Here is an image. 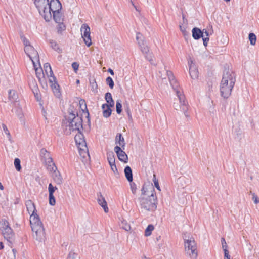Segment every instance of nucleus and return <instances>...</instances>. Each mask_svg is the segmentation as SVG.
I'll use <instances>...</instances> for the list:
<instances>
[{
	"mask_svg": "<svg viewBox=\"0 0 259 259\" xmlns=\"http://www.w3.org/2000/svg\"><path fill=\"white\" fill-rule=\"evenodd\" d=\"M27 210L30 214V223L33 232V238L38 242H42L45 239V229L39 216L36 213L35 204L31 200L26 202Z\"/></svg>",
	"mask_w": 259,
	"mask_h": 259,
	"instance_id": "f257e3e1",
	"label": "nucleus"
},
{
	"mask_svg": "<svg viewBox=\"0 0 259 259\" xmlns=\"http://www.w3.org/2000/svg\"><path fill=\"white\" fill-rule=\"evenodd\" d=\"M141 191L142 194L147 197L139 198L141 208L148 211H154L157 208V199L153 185H143Z\"/></svg>",
	"mask_w": 259,
	"mask_h": 259,
	"instance_id": "f03ea898",
	"label": "nucleus"
},
{
	"mask_svg": "<svg viewBox=\"0 0 259 259\" xmlns=\"http://www.w3.org/2000/svg\"><path fill=\"white\" fill-rule=\"evenodd\" d=\"M68 112L69 115L68 118H65L67 121L65 122V120H63L62 127L64 128L65 124L68 123V125L66 126L65 131L67 134H70L71 131H78L79 133H81V130H83L82 117L78 116L77 111L74 109L73 106H70L69 108Z\"/></svg>",
	"mask_w": 259,
	"mask_h": 259,
	"instance_id": "7ed1b4c3",
	"label": "nucleus"
},
{
	"mask_svg": "<svg viewBox=\"0 0 259 259\" xmlns=\"http://www.w3.org/2000/svg\"><path fill=\"white\" fill-rule=\"evenodd\" d=\"M235 81L234 73L229 69H225L220 85L221 94L224 98L227 99L230 96Z\"/></svg>",
	"mask_w": 259,
	"mask_h": 259,
	"instance_id": "20e7f679",
	"label": "nucleus"
},
{
	"mask_svg": "<svg viewBox=\"0 0 259 259\" xmlns=\"http://www.w3.org/2000/svg\"><path fill=\"white\" fill-rule=\"evenodd\" d=\"M167 75L171 86L175 91L176 95L179 99L181 109L184 112L185 116L188 117L189 115L187 114V111L188 110V103L187 102L185 101L184 95L181 91L179 82L175 79L173 73L171 71H167Z\"/></svg>",
	"mask_w": 259,
	"mask_h": 259,
	"instance_id": "39448f33",
	"label": "nucleus"
},
{
	"mask_svg": "<svg viewBox=\"0 0 259 259\" xmlns=\"http://www.w3.org/2000/svg\"><path fill=\"white\" fill-rule=\"evenodd\" d=\"M186 253L192 259H196L198 256L197 244L193 237L183 236Z\"/></svg>",
	"mask_w": 259,
	"mask_h": 259,
	"instance_id": "423d86ee",
	"label": "nucleus"
},
{
	"mask_svg": "<svg viewBox=\"0 0 259 259\" xmlns=\"http://www.w3.org/2000/svg\"><path fill=\"white\" fill-rule=\"evenodd\" d=\"M142 34L140 32L136 34V39L140 48L141 52L145 55V58L150 62L151 64L155 65L154 62L152 59V54L149 53V48L146 45L144 40L142 39Z\"/></svg>",
	"mask_w": 259,
	"mask_h": 259,
	"instance_id": "0eeeda50",
	"label": "nucleus"
},
{
	"mask_svg": "<svg viewBox=\"0 0 259 259\" xmlns=\"http://www.w3.org/2000/svg\"><path fill=\"white\" fill-rule=\"evenodd\" d=\"M0 230L5 239L9 242L12 243V240L14 237V233L12 229L9 226V223L6 220H2L0 224Z\"/></svg>",
	"mask_w": 259,
	"mask_h": 259,
	"instance_id": "6e6552de",
	"label": "nucleus"
},
{
	"mask_svg": "<svg viewBox=\"0 0 259 259\" xmlns=\"http://www.w3.org/2000/svg\"><path fill=\"white\" fill-rule=\"evenodd\" d=\"M24 51L32 61L34 67H35V61L38 62L40 66L38 53L32 46L25 47Z\"/></svg>",
	"mask_w": 259,
	"mask_h": 259,
	"instance_id": "1a4fd4ad",
	"label": "nucleus"
},
{
	"mask_svg": "<svg viewBox=\"0 0 259 259\" xmlns=\"http://www.w3.org/2000/svg\"><path fill=\"white\" fill-rule=\"evenodd\" d=\"M81 32L82 37L85 44L90 47L92 45V40L91 37L90 28L87 24H83L81 27Z\"/></svg>",
	"mask_w": 259,
	"mask_h": 259,
	"instance_id": "9d476101",
	"label": "nucleus"
},
{
	"mask_svg": "<svg viewBox=\"0 0 259 259\" xmlns=\"http://www.w3.org/2000/svg\"><path fill=\"white\" fill-rule=\"evenodd\" d=\"M79 139V141H78L77 140V136L76 135L75 136V140L76 144L78 145L80 155L83 158H85L86 155L89 156L88 148L85 140L81 138Z\"/></svg>",
	"mask_w": 259,
	"mask_h": 259,
	"instance_id": "9b49d317",
	"label": "nucleus"
},
{
	"mask_svg": "<svg viewBox=\"0 0 259 259\" xmlns=\"http://www.w3.org/2000/svg\"><path fill=\"white\" fill-rule=\"evenodd\" d=\"M49 82L51 84L50 86L55 96L57 97H59L61 94L60 92V85L57 82L56 77L54 75L52 76V77L49 78Z\"/></svg>",
	"mask_w": 259,
	"mask_h": 259,
	"instance_id": "f8f14e48",
	"label": "nucleus"
},
{
	"mask_svg": "<svg viewBox=\"0 0 259 259\" xmlns=\"http://www.w3.org/2000/svg\"><path fill=\"white\" fill-rule=\"evenodd\" d=\"M114 150L120 161L124 163L127 162V155L119 146H116L114 148Z\"/></svg>",
	"mask_w": 259,
	"mask_h": 259,
	"instance_id": "ddd939ff",
	"label": "nucleus"
},
{
	"mask_svg": "<svg viewBox=\"0 0 259 259\" xmlns=\"http://www.w3.org/2000/svg\"><path fill=\"white\" fill-rule=\"evenodd\" d=\"M34 69L35 70L36 76L37 77L40 83H41L43 88H45V86L47 87V82L45 78V75L42 69L41 68H37L36 65Z\"/></svg>",
	"mask_w": 259,
	"mask_h": 259,
	"instance_id": "4468645a",
	"label": "nucleus"
},
{
	"mask_svg": "<svg viewBox=\"0 0 259 259\" xmlns=\"http://www.w3.org/2000/svg\"><path fill=\"white\" fill-rule=\"evenodd\" d=\"M39 14L44 17L46 21H50L52 18V10L50 9V6L45 7L44 9L38 10Z\"/></svg>",
	"mask_w": 259,
	"mask_h": 259,
	"instance_id": "2eb2a0df",
	"label": "nucleus"
},
{
	"mask_svg": "<svg viewBox=\"0 0 259 259\" xmlns=\"http://www.w3.org/2000/svg\"><path fill=\"white\" fill-rule=\"evenodd\" d=\"M97 201L98 204L103 208L104 211L107 213L108 212L109 209L107 206V203L105 200V198L102 195L101 192L97 194Z\"/></svg>",
	"mask_w": 259,
	"mask_h": 259,
	"instance_id": "dca6fc26",
	"label": "nucleus"
},
{
	"mask_svg": "<svg viewBox=\"0 0 259 259\" xmlns=\"http://www.w3.org/2000/svg\"><path fill=\"white\" fill-rule=\"evenodd\" d=\"M48 6L52 12L61 11L62 9L61 3L59 0H51L50 2H49Z\"/></svg>",
	"mask_w": 259,
	"mask_h": 259,
	"instance_id": "f3484780",
	"label": "nucleus"
},
{
	"mask_svg": "<svg viewBox=\"0 0 259 259\" xmlns=\"http://www.w3.org/2000/svg\"><path fill=\"white\" fill-rule=\"evenodd\" d=\"M189 74L193 79H195L198 77V71L196 67V65L193 63L192 61H191V63L189 64Z\"/></svg>",
	"mask_w": 259,
	"mask_h": 259,
	"instance_id": "a211bd4d",
	"label": "nucleus"
},
{
	"mask_svg": "<svg viewBox=\"0 0 259 259\" xmlns=\"http://www.w3.org/2000/svg\"><path fill=\"white\" fill-rule=\"evenodd\" d=\"M44 162H45L46 165L47 166V169L50 172H53V171H55L57 169L55 164L53 161L52 157L50 158L48 157V159L44 160Z\"/></svg>",
	"mask_w": 259,
	"mask_h": 259,
	"instance_id": "6ab92c4d",
	"label": "nucleus"
},
{
	"mask_svg": "<svg viewBox=\"0 0 259 259\" xmlns=\"http://www.w3.org/2000/svg\"><path fill=\"white\" fill-rule=\"evenodd\" d=\"M192 37L195 40H198L203 37V31L197 27H194L192 30Z\"/></svg>",
	"mask_w": 259,
	"mask_h": 259,
	"instance_id": "aec40b11",
	"label": "nucleus"
},
{
	"mask_svg": "<svg viewBox=\"0 0 259 259\" xmlns=\"http://www.w3.org/2000/svg\"><path fill=\"white\" fill-rule=\"evenodd\" d=\"M49 2V0H34V4L38 10H41L45 7L48 6Z\"/></svg>",
	"mask_w": 259,
	"mask_h": 259,
	"instance_id": "412c9836",
	"label": "nucleus"
},
{
	"mask_svg": "<svg viewBox=\"0 0 259 259\" xmlns=\"http://www.w3.org/2000/svg\"><path fill=\"white\" fill-rule=\"evenodd\" d=\"M115 141L116 144H119V146L124 149L126 143L124 141V139L121 133L117 134L115 137Z\"/></svg>",
	"mask_w": 259,
	"mask_h": 259,
	"instance_id": "4be33fe9",
	"label": "nucleus"
},
{
	"mask_svg": "<svg viewBox=\"0 0 259 259\" xmlns=\"http://www.w3.org/2000/svg\"><path fill=\"white\" fill-rule=\"evenodd\" d=\"M52 172H53L52 177L55 182L58 185L62 184V178L59 171L56 170L55 171H53Z\"/></svg>",
	"mask_w": 259,
	"mask_h": 259,
	"instance_id": "5701e85b",
	"label": "nucleus"
},
{
	"mask_svg": "<svg viewBox=\"0 0 259 259\" xmlns=\"http://www.w3.org/2000/svg\"><path fill=\"white\" fill-rule=\"evenodd\" d=\"M124 174L127 180L131 183L133 180L132 170L130 166H126L124 168Z\"/></svg>",
	"mask_w": 259,
	"mask_h": 259,
	"instance_id": "b1692460",
	"label": "nucleus"
},
{
	"mask_svg": "<svg viewBox=\"0 0 259 259\" xmlns=\"http://www.w3.org/2000/svg\"><path fill=\"white\" fill-rule=\"evenodd\" d=\"M79 104L81 110L82 111V112H86L87 113V116L86 117L88 118V122H90V118H89L90 114H89V112L88 110V108H87V106L85 100L83 99H81L79 101Z\"/></svg>",
	"mask_w": 259,
	"mask_h": 259,
	"instance_id": "393cba45",
	"label": "nucleus"
},
{
	"mask_svg": "<svg viewBox=\"0 0 259 259\" xmlns=\"http://www.w3.org/2000/svg\"><path fill=\"white\" fill-rule=\"evenodd\" d=\"M53 19L56 23L61 22L62 21V14L61 11H53Z\"/></svg>",
	"mask_w": 259,
	"mask_h": 259,
	"instance_id": "a878e982",
	"label": "nucleus"
},
{
	"mask_svg": "<svg viewBox=\"0 0 259 259\" xmlns=\"http://www.w3.org/2000/svg\"><path fill=\"white\" fill-rule=\"evenodd\" d=\"M44 71L48 77H52V76L54 75L52 70L50 64L48 63H45L44 65Z\"/></svg>",
	"mask_w": 259,
	"mask_h": 259,
	"instance_id": "bb28decb",
	"label": "nucleus"
},
{
	"mask_svg": "<svg viewBox=\"0 0 259 259\" xmlns=\"http://www.w3.org/2000/svg\"><path fill=\"white\" fill-rule=\"evenodd\" d=\"M18 95L16 92L13 90L9 91V99L12 102H13L17 99Z\"/></svg>",
	"mask_w": 259,
	"mask_h": 259,
	"instance_id": "cd10ccee",
	"label": "nucleus"
},
{
	"mask_svg": "<svg viewBox=\"0 0 259 259\" xmlns=\"http://www.w3.org/2000/svg\"><path fill=\"white\" fill-rule=\"evenodd\" d=\"M105 99L108 104L110 106L113 107L114 106V101L110 93L107 92L105 94Z\"/></svg>",
	"mask_w": 259,
	"mask_h": 259,
	"instance_id": "c85d7f7f",
	"label": "nucleus"
},
{
	"mask_svg": "<svg viewBox=\"0 0 259 259\" xmlns=\"http://www.w3.org/2000/svg\"><path fill=\"white\" fill-rule=\"evenodd\" d=\"M40 156L43 161L47 159L48 157H51L50 153L45 148H42L40 150Z\"/></svg>",
	"mask_w": 259,
	"mask_h": 259,
	"instance_id": "c756f323",
	"label": "nucleus"
},
{
	"mask_svg": "<svg viewBox=\"0 0 259 259\" xmlns=\"http://www.w3.org/2000/svg\"><path fill=\"white\" fill-rule=\"evenodd\" d=\"M29 85L32 89L34 94H38V88L36 81L34 79H32L29 83Z\"/></svg>",
	"mask_w": 259,
	"mask_h": 259,
	"instance_id": "7c9ffc66",
	"label": "nucleus"
},
{
	"mask_svg": "<svg viewBox=\"0 0 259 259\" xmlns=\"http://www.w3.org/2000/svg\"><path fill=\"white\" fill-rule=\"evenodd\" d=\"M90 86L91 88L92 91L96 94L98 92V84L95 80V79L90 80Z\"/></svg>",
	"mask_w": 259,
	"mask_h": 259,
	"instance_id": "2f4dec72",
	"label": "nucleus"
},
{
	"mask_svg": "<svg viewBox=\"0 0 259 259\" xmlns=\"http://www.w3.org/2000/svg\"><path fill=\"white\" fill-rule=\"evenodd\" d=\"M107 158L109 163L115 162V155L113 151H109L107 153Z\"/></svg>",
	"mask_w": 259,
	"mask_h": 259,
	"instance_id": "473e14b6",
	"label": "nucleus"
},
{
	"mask_svg": "<svg viewBox=\"0 0 259 259\" xmlns=\"http://www.w3.org/2000/svg\"><path fill=\"white\" fill-rule=\"evenodd\" d=\"M50 43L51 44V47L55 51L58 53H61L62 52V49L59 48L58 44L55 41L51 40H50Z\"/></svg>",
	"mask_w": 259,
	"mask_h": 259,
	"instance_id": "72a5a7b5",
	"label": "nucleus"
},
{
	"mask_svg": "<svg viewBox=\"0 0 259 259\" xmlns=\"http://www.w3.org/2000/svg\"><path fill=\"white\" fill-rule=\"evenodd\" d=\"M124 109L126 112L128 116V118L130 120H132V116L130 110V105L127 103H125L123 105Z\"/></svg>",
	"mask_w": 259,
	"mask_h": 259,
	"instance_id": "f704fd0d",
	"label": "nucleus"
},
{
	"mask_svg": "<svg viewBox=\"0 0 259 259\" xmlns=\"http://www.w3.org/2000/svg\"><path fill=\"white\" fill-rule=\"evenodd\" d=\"M111 107H112L109 105L106 108V109L103 111V115L104 117L108 118L110 116L112 112Z\"/></svg>",
	"mask_w": 259,
	"mask_h": 259,
	"instance_id": "c9c22d12",
	"label": "nucleus"
},
{
	"mask_svg": "<svg viewBox=\"0 0 259 259\" xmlns=\"http://www.w3.org/2000/svg\"><path fill=\"white\" fill-rule=\"evenodd\" d=\"M154 227L152 224L149 225L145 231V235L146 236H150L151 234L152 231L153 230Z\"/></svg>",
	"mask_w": 259,
	"mask_h": 259,
	"instance_id": "e433bc0d",
	"label": "nucleus"
},
{
	"mask_svg": "<svg viewBox=\"0 0 259 259\" xmlns=\"http://www.w3.org/2000/svg\"><path fill=\"white\" fill-rule=\"evenodd\" d=\"M249 40L251 45H254L256 41V36L253 33L249 34Z\"/></svg>",
	"mask_w": 259,
	"mask_h": 259,
	"instance_id": "4c0bfd02",
	"label": "nucleus"
},
{
	"mask_svg": "<svg viewBox=\"0 0 259 259\" xmlns=\"http://www.w3.org/2000/svg\"><path fill=\"white\" fill-rule=\"evenodd\" d=\"M58 23V24L57 27V32L58 33L61 34L63 31L66 29V26L62 22Z\"/></svg>",
	"mask_w": 259,
	"mask_h": 259,
	"instance_id": "58836bf2",
	"label": "nucleus"
},
{
	"mask_svg": "<svg viewBox=\"0 0 259 259\" xmlns=\"http://www.w3.org/2000/svg\"><path fill=\"white\" fill-rule=\"evenodd\" d=\"M21 161L18 158H16L14 159V165L16 170L20 171L21 170V166L20 164Z\"/></svg>",
	"mask_w": 259,
	"mask_h": 259,
	"instance_id": "ea45409f",
	"label": "nucleus"
},
{
	"mask_svg": "<svg viewBox=\"0 0 259 259\" xmlns=\"http://www.w3.org/2000/svg\"><path fill=\"white\" fill-rule=\"evenodd\" d=\"M78 254L71 250L69 252L67 259H79Z\"/></svg>",
	"mask_w": 259,
	"mask_h": 259,
	"instance_id": "a19ab883",
	"label": "nucleus"
},
{
	"mask_svg": "<svg viewBox=\"0 0 259 259\" xmlns=\"http://www.w3.org/2000/svg\"><path fill=\"white\" fill-rule=\"evenodd\" d=\"M106 84L109 86L110 89H113V87L114 86V82L111 77L108 76L106 78Z\"/></svg>",
	"mask_w": 259,
	"mask_h": 259,
	"instance_id": "79ce46f5",
	"label": "nucleus"
},
{
	"mask_svg": "<svg viewBox=\"0 0 259 259\" xmlns=\"http://www.w3.org/2000/svg\"><path fill=\"white\" fill-rule=\"evenodd\" d=\"M116 110L117 114H120L122 112V104L120 100H117L116 104Z\"/></svg>",
	"mask_w": 259,
	"mask_h": 259,
	"instance_id": "37998d69",
	"label": "nucleus"
},
{
	"mask_svg": "<svg viewBox=\"0 0 259 259\" xmlns=\"http://www.w3.org/2000/svg\"><path fill=\"white\" fill-rule=\"evenodd\" d=\"M49 204L51 206H54L56 204V200L55 197L52 194H49Z\"/></svg>",
	"mask_w": 259,
	"mask_h": 259,
	"instance_id": "c03bdc74",
	"label": "nucleus"
},
{
	"mask_svg": "<svg viewBox=\"0 0 259 259\" xmlns=\"http://www.w3.org/2000/svg\"><path fill=\"white\" fill-rule=\"evenodd\" d=\"M21 39H22L25 47L31 46L30 43L28 39H27L23 35L20 36Z\"/></svg>",
	"mask_w": 259,
	"mask_h": 259,
	"instance_id": "a18cd8bd",
	"label": "nucleus"
},
{
	"mask_svg": "<svg viewBox=\"0 0 259 259\" xmlns=\"http://www.w3.org/2000/svg\"><path fill=\"white\" fill-rule=\"evenodd\" d=\"M57 189L56 186H53L52 183H50L48 186L49 194H52L54 195V193L55 190Z\"/></svg>",
	"mask_w": 259,
	"mask_h": 259,
	"instance_id": "49530a36",
	"label": "nucleus"
},
{
	"mask_svg": "<svg viewBox=\"0 0 259 259\" xmlns=\"http://www.w3.org/2000/svg\"><path fill=\"white\" fill-rule=\"evenodd\" d=\"M110 167H111V169H112V170L113 171V172L114 173L115 175H118V170H117V168L116 167V165L115 164V162H113V163H109Z\"/></svg>",
	"mask_w": 259,
	"mask_h": 259,
	"instance_id": "de8ad7c7",
	"label": "nucleus"
},
{
	"mask_svg": "<svg viewBox=\"0 0 259 259\" xmlns=\"http://www.w3.org/2000/svg\"><path fill=\"white\" fill-rule=\"evenodd\" d=\"M153 181L154 182L155 187L157 189V190L160 191L161 190L159 185L158 180L156 179V175L155 174L153 175Z\"/></svg>",
	"mask_w": 259,
	"mask_h": 259,
	"instance_id": "09e8293b",
	"label": "nucleus"
},
{
	"mask_svg": "<svg viewBox=\"0 0 259 259\" xmlns=\"http://www.w3.org/2000/svg\"><path fill=\"white\" fill-rule=\"evenodd\" d=\"M121 227L126 231H129L131 230L130 225L126 222H122Z\"/></svg>",
	"mask_w": 259,
	"mask_h": 259,
	"instance_id": "8fccbe9b",
	"label": "nucleus"
},
{
	"mask_svg": "<svg viewBox=\"0 0 259 259\" xmlns=\"http://www.w3.org/2000/svg\"><path fill=\"white\" fill-rule=\"evenodd\" d=\"M221 243H222V248L223 249V250L224 251V249H227V243L225 241V238L223 237H222L221 238Z\"/></svg>",
	"mask_w": 259,
	"mask_h": 259,
	"instance_id": "3c124183",
	"label": "nucleus"
},
{
	"mask_svg": "<svg viewBox=\"0 0 259 259\" xmlns=\"http://www.w3.org/2000/svg\"><path fill=\"white\" fill-rule=\"evenodd\" d=\"M252 200L255 204L259 203V198L254 193H252Z\"/></svg>",
	"mask_w": 259,
	"mask_h": 259,
	"instance_id": "603ef678",
	"label": "nucleus"
},
{
	"mask_svg": "<svg viewBox=\"0 0 259 259\" xmlns=\"http://www.w3.org/2000/svg\"><path fill=\"white\" fill-rule=\"evenodd\" d=\"M131 189L133 194H135L136 191V185L134 183H131Z\"/></svg>",
	"mask_w": 259,
	"mask_h": 259,
	"instance_id": "864d4df0",
	"label": "nucleus"
},
{
	"mask_svg": "<svg viewBox=\"0 0 259 259\" xmlns=\"http://www.w3.org/2000/svg\"><path fill=\"white\" fill-rule=\"evenodd\" d=\"M2 126H3V130L4 131L5 134H7V135H8L10 137V134L9 133V131L8 129L7 126L5 124H3Z\"/></svg>",
	"mask_w": 259,
	"mask_h": 259,
	"instance_id": "5fc2aeb1",
	"label": "nucleus"
},
{
	"mask_svg": "<svg viewBox=\"0 0 259 259\" xmlns=\"http://www.w3.org/2000/svg\"><path fill=\"white\" fill-rule=\"evenodd\" d=\"M72 67L75 71H76L78 69L79 64L77 62H73L72 64Z\"/></svg>",
	"mask_w": 259,
	"mask_h": 259,
	"instance_id": "6e6d98bb",
	"label": "nucleus"
},
{
	"mask_svg": "<svg viewBox=\"0 0 259 259\" xmlns=\"http://www.w3.org/2000/svg\"><path fill=\"white\" fill-rule=\"evenodd\" d=\"M180 29L184 36L187 34V32L185 28L182 27V26L180 25Z\"/></svg>",
	"mask_w": 259,
	"mask_h": 259,
	"instance_id": "4d7b16f0",
	"label": "nucleus"
},
{
	"mask_svg": "<svg viewBox=\"0 0 259 259\" xmlns=\"http://www.w3.org/2000/svg\"><path fill=\"white\" fill-rule=\"evenodd\" d=\"M203 38V45L205 47H206L207 46L208 42L209 40V37H205L202 38Z\"/></svg>",
	"mask_w": 259,
	"mask_h": 259,
	"instance_id": "13d9d810",
	"label": "nucleus"
},
{
	"mask_svg": "<svg viewBox=\"0 0 259 259\" xmlns=\"http://www.w3.org/2000/svg\"><path fill=\"white\" fill-rule=\"evenodd\" d=\"M202 31H203V33L205 34V35L207 36L206 37H208L209 35L208 31L205 29H204Z\"/></svg>",
	"mask_w": 259,
	"mask_h": 259,
	"instance_id": "bf43d9fd",
	"label": "nucleus"
},
{
	"mask_svg": "<svg viewBox=\"0 0 259 259\" xmlns=\"http://www.w3.org/2000/svg\"><path fill=\"white\" fill-rule=\"evenodd\" d=\"M107 71L110 73V74L111 75H114V71L111 69V68H109L107 70Z\"/></svg>",
	"mask_w": 259,
	"mask_h": 259,
	"instance_id": "052dcab7",
	"label": "nucleus"
},
{
	"mask_svg": "<svg viewBox=\"0 0 259 259\" xmlns=\"http://www.w3.org/2000/svg\"><path fill=\"white\" fill-rule=\"evenodd\" d=\"M109 106V104H102V109H103V110H104L106 109V108H107L108 106Z\"/></svg>",
	"mask_w": 259,
	"mask_h": 259,
	"instance_id": "680f3d73",
	"label": "nucleus"
},
{
	"mask_svg": "<svg viewBox=\"0 0 259 259\" xmlns=\"http://www.w3.org/2000/svg\"><path fill=\"white\" fill-rule=\"evenodd\" d=\"M131 4L133 6V7L135 8V9L136 10V11H138V10L137 9L136 6L135 5L134 3H133V2L131 0Z\"/></svg>",
	"mask_w": 259,
	"mask_h": 259,
	"instance_id": "e2e57ef3",
	"label": "nucleus"
},
{
	"mask_svg": "<svg viewBox=\"0 0 259 259\" xmlns=\"http://www.w3.org/2000/svg\"><path fill=\"white\" fill-rule=\"evenodd\" d=\"M4 247L3 242H0V249H3Z\"/></svg>",
	"mask_w": 259,
	"mask_h": 259,
	"instance_id": "0e129e2a",
	"label": "nucleus"
},
{
	"mask_svg": "<svg viewBox=\"0 0 259 259\" xmlns=\"http://www.w3.org/2000/svg\"><path fill=\"white\" fill-rule=\"evenodd\" d=\"M12 251L13 252V254H14V256H15V254H16V253L17 252L16 249L14 248V249H12Z\"/></svg>",
	"mask_w": 259,
	"mask_h": 259,
	"instance_id": "69168bd1",
	"label": "nucleus"
},
{
	"mask_svg": "<svg viewBox=\"0 0 259 259\" xmlns=\"http://www.w3.org/2000/svg\"><path fill=\"white\" fill-rule=\"evenodd\" d=\"M0 189L1 190H3L4 189V186H3V185L1 183H0Z\"/></svg>",
	"mask_w": 259,
	"mask_h": 259,
	"instance_id": "338daca9",
	"label": "nucleus"
},
{
	"mask_svg": "<svg viewBox=\"0 0 259 259\" xmlns=\"http://www.w3.org/2000/svg\"><path fill=\"white\" fill-rule=\"evenodd\" d=\"M38 92H39V91H38V94H37V95L36 94H34V96H35V97L37 99H38V97H39V93H38Z\"/></svg>",
	"mask_w": 259,
	"mask_h": 259,
	"instance_id": "774afa93",
	"label": "nucleus"
}]
</instances>
